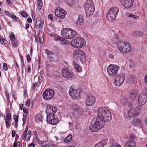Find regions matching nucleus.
<instances>
[{
    "mask_svg": "<svg viewBox=\"0 0 147 147\" xmlns=\"http://www.w3.org/2000/svg\"><path fill=\"white\" fill-rule=\"evenodd\" d=\"M73 55L75 58H77L82 62L85 61V54L82 51L79 50H76L74 52Z\"/></svg>",
    "mask_w": 147,
    "mask_h": 147,
    "instance_id": "obj_7",
    "label": "nucleus"
},
{
    "mask_svg": "<svg viewBox=\"0 0 147 147\" xmlns=\"http://www.w3.org/2000/svg\"><path fill=\"white\" fill-rule=\"evenodd\" d=\"M4 13L5 14H6L9 17H10L11 16V14L10 13L9 11H4Z\"/></svg>",
    "mask_w": 147,
    "mask_h": 147,
    "instance_id": "obj_57",
    "label": "nucleus"
},
{
    "mask_svg": "<svg viewBox=\"0 0 147 147\" xmlns=\"http://www.w3.org/2000/svg\"><path fill=\"white\" fill-rule=\"evenodd\" d=\"M119 11V8L116 7H113L109 8L107 13L108 20L110 21L115 20Z\"/></svg>",
    "mask_w": 147,
    "mask_h": 147,
    "instance_id": "obj_4",
    "label": "nucleus"
},
{
    "mask_svg": "<svg viewBox=\"0 0 147 147\" xmlns=\"http://www.w3.org/2000/svg\"><path fill=\"white\" fill-rule=\"evenodd\" d=\"M76 0H65V3L69 6H74L76 4Z\"/></svg>",
    "mask_w": 147,
    "mask_h": 147,
    "instance_id": "obj_33",
    "label": "nucleus"
},
{
    "mask_svg": "<svg viewBox=\"0 0 147 147\" xmlns=\"http://www.w3.org/2000/svg\"><path fill=\"white\" fill-rule=\"evenodd\" d=\"M129 137L130 139V140H131L134 141L136 139V137L134 134H131L130 135Z\"/></svg>",
    "mask_w": 147,
    "mask_h": 147,
    "instance_id": "obj_41",
    "label": "nucleus"
},
{
    "mask_svg": "<svg viewBox=\"0 0 147 147\" xmlns=\"http://www.w3.org/2000/svg\"><path fill=\"white\" fill-rule=\"evenodd\" d=\"M48 18L52 20H53V16L52 14H50L48 16Z\"/></svg>",
    "mask_w": 147,
    "mask_h": 147,
    "instance_id": "obj_62",
    "label": "nucleus"
},
{
    "mask_svg": "<svg viewBox=\"0 0 147 147\" xmlns=\"http://www.w3.org/2000/svg\"><path fill=\"white\" fill-rule=\"evenodd\" d=\"M43 117L42 115L40 114H38L36 115L35 117V120L36 122H39L41 121L42 122V118Z\"/></svg>",
    "mask_w": 147,
    "mask_h": 147,
    "instance_id": "obj_32",
    "label": "nucleus"
},
{
    "mask_svg": "<svg viewBox=\"0 0 147 147\" xmlns=\"http://www.w3.org/2000/svg\"><path fill=\"white\" fill-rule=\"evenodd\" d=\"M73 114L74 117L77 118L82 113L83 110L80 106L76 104H73L72 106Z\"/></svg>",
    "mask_w": 147,
    "mask_h": 147,
    "instance_id": "obj_8",
    "label": "nucleus"
},
{
    "mask_svg": "<svg viewBox=\"0 0 147 147\" xmlns=\"http://www.w3.org/2000/svg\"><path fill=\"white\" fill-rule=\"evenodd\" d=\"M37 83L36 82H35L33 84V86H32V89L33 90H34L35 89V87L37 86Z\"/></svg>",
    "mask_w": 147,
    "mask_h": 147,
    "instance_id": "obj_59",
    "label": "nucleus"
},
{
    "mask_svg": "<svg viewBox=\"0 0 147 147\" xmlns=\"http://www.w3.org/2000/svg\"><path fill=\"white\" fill-rule=\"evenodd\" d=\"M16 134V131L15 130H13L12 131V137H14Z\"/></svg>",
    "mask_w": 147,
    "mask_h": 147,
    "instance_id": "obj_61",
    "label": "nucleus"
},
{
    "mask_svg": "<svg viewBox=\"0 0 147 147\" xmlns=\"http://www.w3.org/2000/svg\"><path fill=\"white\" fill-rule=\"evenodd\" d=\"M32 135L33 134L30 130H29L27 132H24L22 139L25 140L26 141H28Z\"/></svg>",
    "mask_w": 147,
    "mask_h": 147,
    "instance_id": "obj_21",
    "label": "nucleus"
},
{
    "mask_svg": "<svg viewBox=\"0 0 147 147\" xmlns=\"http://www.w3.org/2000/svg\"><path fill=\"white\" fill-rule=\"evenodd\" d=\"M72 138V136L71 135H69L65 139L64 141L66 143H68L71 140Z\"/></svg>",
    "mask_w": 147,
    "mask_h": 147,
    "instance_id": "obj_39",
    "label": "nucleus"
},
{
    "mask_svg": "<svg viewBox=\"0 0 147 147\" xmlns=\"http://www.w3.org/2000/svg\"><path fill=\"white\" fill-rule=\"evenodd\" d=\"M138 101L140 106L144 105L147 101V95L144 93L140 94L138 97Z\"/></svg>",
    "mask_w": 147,
    "mask_h": 147,
    "instance_id": "obj_16",
    "label": "nucleus"
},
{
    "mask_svg": "<svg viewBox=\"0 0 147 147\" xmlns=\"http://www.w3.org/2000/svg\"><path fill=\"white\" fill-rule=\"evenodd\" d=\"M136 146L134 141L131 140H128L125 145V147H135Z\"/></svg>",
    "mask_w": 147,
    "mask_h": 147,
    "instance_id": "obj_28",
    "label": "nucleus"
},
{
    "mask_svg": "<svg viewBox=\"0 0 147 147\" xmlns=\"http://www.w3.org/2000/svg\"><path fill=\"white\" fill-rule=\"evenodd\" d=\"M84 7L87 17H89L93 14L95 9L92 0H87Z\"/></svg>",
    "mask_w": 147,
    "mask_h": 147,
    "instance_id": "obj_2",
    "label": "nucleus"
},
{
    "mask_svg": "<svg viewBox=\"0 0 147 147\" xmlns=\"http://www.w3.org/2000/svg\"><path fill=\"white\" fill-rule=\"evenodd\" d=\"M109 111L105 107L99 108L98 110V114L99 118H98L102 121L103 119L104 118L103 117L105 115H107L109 114Z\"/></svg>",
    "mask_w": 147,
    "mask_h": 147,
    "instance_id": "obj_9",
    "label": "nucleus"
},
{
    "mask_svg": "<svg viewBox=\"0 0 147 147\" xmlns=\"http://www.w3.org/2000/svg\"><path fill=\"white\" fill-rule=\"evenodd\" d=\"M26 57L27 59V62L29 63H30L31 60V59L29 54H28L27 55Z\"/></svg>",
    "mask_w": 147,
    "mask_h": 147,
    "instance_id": "obj_54",
    "label": "nucleus"
},
{
    "mask_svg": "<svg viewBox=\"0 0 147 147\" xmlns=\"http://www.w3.org/2000/svg\"><path fill=\"white\" fill-rule=\"evenodd\" d=\"M42 20L40 17L37 18L36 20V29H39L41 26H42L43 24V21L42 23Z\"/></svg>",
    "mask_w": 147,
    "mask_h": 147,
    "instance_id": "obj_24",
    "label": "nucleus"
},
{
    "mask_svg": "<svg viewBox=\"0 0 147 147\" xmlns=\"http://www.w3.org/2000/svg\"><path fill=\"white\" fill-rule=\"evenodd\" d=\"M45 51L47 57L50 60L52 61L54 60L55 58L56 57V55L55 53L47 49H45Z\"/></svg>",
    "mask_w": 147,
    "mask_h": 147,
    "instance_id": "obj_19",
    "label": "nucleus"
},
{
    "mask_svg": "<svg viewBox=\"0 0 147 147\" xmlns=\"http://www.w3.org/2000/svg\"><path fill=\"white\" fill-rule=\"evenodd\" d=\"M10 17L13 20H16L17 19H18V18L16 17V16L14 15V14H11V16Z\"/></svg>",
    "mask_w": 147,
    "mask_h": 147,
    "instance_id": "obj_56",
    "label": "nucleus"
},
{
    "mask_svg": "<svg viewBox=\"0 0 147 147\" xmlns=\"http://www.w3.org/2000/svg\"><path fill=\"white\" fill-rule=\"evenodd\" d=\"M47 120L48 123L53 125L57 124L59 122L58 118H55L54 114L50 115H47Z\"/></svg>",
    "mask_w": 147,
    "mask_h": 147,
    "instance_id": "obj_11",
    "label": "nucleus"
},
{
    "mask_svg": "<svg viewBox=\"0 0 147 147\" xmlns=\"http://www.w3.org/2000/svg\"><path fill=\"white\" fill-rule=\"evenodd\" d=\"M76 34V31L70 28H65L61 31V35L67 39H71L75 37Z\"/></svg>",
    "mask_w": 147,
    "mask_h": 147,
    "instance_id": "obj_3",
    "label": "nucleus"
},
{
    "mask_svg": "<svg viewBox=\"0 0 147 147\" xmlns=\"http://www.w3.org/2000/svg\"><path fill=\"white\" fill-rule=\"evenodd\" d=\"M119 67L115 65H110L107 68V72L109 76L111 77L115 76L117 74Z\"/></svg>",
    "mask_w": 147,
    "mask_h": 147,
    "instance_id": "obj_6",
    "label": "nucleus"
},
{
    "mask_svg": "<svg viewBox=\"0 0 147 147\" xmlns=\"http://www.w3.org/2000/svg\"><path fill=\"white\" fill-rule=\"evenodd\" d=\"M103 117H104V118H103L102 119V123H103V122H109L112 119L111 112L109 111L107 115H105Z\"/></svg>",
    "mask_w": 147,
    "mask_h": 147,
    "instance_id": "obj_26",
    "label": "nucleus"
},
{
    "mask_svg": "<svg viewBox=\"0 0 147 147\" xmlns=\"http://www.w3.org/2000/svg\"><path fill=\"white\" fill-rule=\"evenodd\" d=\"M137 113V112L133 108L131 109L127 112V114L129 117H133L135 116Z\"/></svg>",
    "mask_w": 147,
    "mask_h": 147,
    "instance_id": "obj_27",
    "label": "nucleus"
},
{
    "mask_svg": "<svg viewBox=\"0 0 147 147\" xmlns=\"http://www.w3.org/2000/svg\"><path fill=\"white\" fill-rule=\"evenodd\" d=\"M5 123L6 126L8 128L10 127V123H9V122L7 121L6 120H5Z\"/></svg>",
    "mask_w": 147,
    "mask_h": 147,
    "instance_id": "obj_55",
    "label": "nucleus"
},
{
    "mask_svg": "<svg viewBox=\"0 0 147 147\" xmlns=\"http://www.w3.org/2000/svg\"><path fill=\"white\" fill-rule=\"evenodd\" d=\"M131 49V47L130 45L127 43L125 46L122 50L121 53L125 54L128 53Z\"/></svg>",
    "mask_w": 147,
    "mask_h": 147,
    "instance_id": "obj_23",
    "label": "nucleus"
},
{
    "mask_svg": "<svg viewBox=\"0 0 147 147\" xmlns=\"http://www.w3.org/2000/svg\"><path fill=\"white\" fill-rule=\"evenodd\" d=\"M126 43L127 42L124 41H119L117 43V47L121 53L122 50Z\"/></svg>",
    "mask_w": 147,
    "mask_h": 147,
    "instance_id": "obj_25",
    "label": "nucleus"
},
{
    "mask_svg": "<svg viewBox=\"0 0 147 147\" xmlns=\"http://www.w3.org/2000/svg\"><path fill=\"white\" fill-rule=\"evenodd\" d=\"M11 45L14 48L17 47L18 45V42L16 40L11 41Z\"/></svg>",
    "mask_w": 147,
    "mask_h": 147,
    "instance_id": "obj_40",
    "label": "nucleus"
},
{
    "mask_svg": "<svg viewBox=\"0 0 147 147\" xmlns=\"http://www.w3.org/2000/svg\"><path fill=\"white\" fill-rule=\"evenodd\" d=\"M128 102V98L125 97H123L120 100V102L123 105L125 104Z\"/></svg>",
    "mask_w": 147,
    "mask_h": 147,
    "instance_id": "obj_38",
    "label": "nucleus"
},
{
    "mask_svg": "<svg viewBox=\"0 0 147 147\" xmlns=\"http://www.w3.org/2000/svg\"><path fill=\"white\" fill-rule=\"evenodd\" d=\"M138 91L136 89L131 90L129 93V97L131 100H134L137 96Z\"/></svg>",
    "mask_w": 147,
    "mask_h": 147,
    "instance_id": "obj_22",
    "label": "nucleus"
},
{
    "mask_svg": "<svg viewBox=\"0 0 147 147\" xmlns=\"http://www.w3.org/2000/svg\"><path fill=\"white\" fill-rule=\"evenodd\" d=\"M142 119H135L133 120L132 122L133 125L135 126H138V125H140L142 122Z\"/></svg>",
    "mask_w": 147,
    "mask_h": 147,
    "instance_id": "obj_30",
    "label": "nucleus"
},
{
    "mask_svg": "<svg viewBox=\"0 0 147 147\" xmlns=\"http://www.w3.org/2000/svg\"><path fill=\"white\" fill-rule=\"evenodd\" d=\"M121 4L126 9L131 7L134 3V0H120Z\"/></svg>",
    "mask_w": 147,
    "mask_h": 147,
    "instance_id": "obj_17",
    "label": "nucleus"
},
{
    "mask_svg": "<svg viewBox=\"0 0 147 147\" xmlns=\"http://www.w3.org/2000/svg\"><path fill=\"white\" fill-rule=\"evenodd\" d=\"M13 119L15 121H18V116L16 115H14L13 116Z\"/></svg>",
    "mask_w": 147,
    "mask_h": 147,
    "instance_id": "obj_52",
    "label": "nucleus"
},
{
    "mask_svg": "<svg viewBox=\"0 0 147 147\" xmlns=\"http://www.w3.org/2000/svg\"><path fill=\"white\" fill-rule=\"evenodd\" d=\"M21 16L24 18L26 17L27 16L28 14L25 12L22 11L20 13Z\"/></svg>",
    "mask_w": 147,
    "mask_h": 147,
    "instance_id": "obj_48",
    "label": "nucleus"
},
{
    "mask_svg": "<svg viewBox=\"0 0 147 147\" xmlns=\"http://www.w3.org/2000/svg\"><path fill=\"white\" fill-rule=\"evenodd\" d=\"M54 39L56 41H60L62 44H67V41L65 39L60 36H55Z\"/></svg>",
    "mask_w": 147,
    "mask_h": 147,
    "instance_id": "obj_29",
    "label": "nucleus"
},
{
    "mask_svg": "<svg viewBox=\"0 0 147 147\" xmlns=\"http://www.w3.org/2000/svg\"><path fill=\"white\" fill-rule=\"evenodd\" d=\"M23 118H22V120L23 121V125H24L25 124V123H26V119L27 117V115H25V114H24L23 115Z\"/></svg>",
    "mask_w": 147,
    "mask_h": 147,
    "instance_id": "obj_42",
    "label": "nucleus"
},
{
    "mask_svg": "<svg viewBox=\"0 0 147 147\" xmlns=\"http://www.w3.org/2000/svg\"><path fill=\"white\" fill-rule=\"evenodd\" d=\"M62 74L63 77L68 78H72L74 75L70 73L68 69H63L62 70Z\"/></svg>",
    "mask_w": 147,
    "mask_h": 147,
    "instance_id": "obj_20",
    "label": "nucleus"
},
{
    "mask_svg": "<svg viewBox=\"0 0 147 147\" xmlns=\"http://www.w3.org/2000/svg\"><path fill=\"white\" fill-rule=\"evenodd\" d=\"M71 46L77 48H80L84 47L86 44L85 40L82 38H76L73 39L71 42Z\"/></svg>",
    "mask_w": 147,
    "mask_h": 147,
    "instance_id": "obj_5",
    "label": "nucleus"
},
{
    "mask_svg": "<svg viewBox=\"0 0 147 147\" xmlns=\"http://www.w3.org/2000/svg\"><path fill=\"white\" fill-rule=\"evenodd\" d=\"M7 119L8 121H9L11 119V116L10 113H7L6 114Z\"/></svg>",
    "mask_w": 147,
    "mask_h": 147,
    "instance_id": "obj_47",
    "label": "nucleus"
},
{
    "mask_svg": "<svg viewBox=\"0 0 147 147\" xmlns=\"http://www.w3.org/2000/svg\"><path fill=\"white\" fill-rule=\"evenodd\" d=\"M107 143V141L106 140H102L96 144L95 146V147H103Z\"/></svg>",
    "mask_w": 147,
    "mask_h": 147,
    "instance_id": "obj_31",
    "label": "nucleus"
},
{
    "mask_svg": "<svg viewBox=\"0 0 147 147\" xmlns=\"http://www.w3.org/2000/svg\"><path fill=\"white\" fill-rule=\"evenodd\" d=\"M83 18L81 16H79L78 17L77 23L78 24L82 25L83 24Z\"/></svg>",
    "mask_w": 147,
    "mask_h": 147,
    "instance_id": "obj_36",
    "label": "nucleus"
},
{
    "mask_svg": "<svg viewBox=\"0 0 147 147\" xmlns=\"http://www.w3.org/2000/svg\"><path fill=\"white\" fill-rule=\"evenodd\" d=\"M104 125L103 123L98 118L93 119L90 125V129L93 132H96L102 128Z\"/></svg>",
    "mask_w": 147,
    "mask_h": 147,
    "instance_id": "obj_1",
    "label": "nucleus"
},
{
    "mask_svg": "<svg viewBox=\"0 0 147 147\" xmlns=\"http://www.w3.org/2000/svg\"><path fill=\"white\" fill-rule=\"evenodd\" d=\"M29 147H34L35 145L34 144L32 143L28 145Z\"/></svg>",
    "mask_w": 147,
    "mask_h": 147,
    "instance_id": "obj_64",
    "label": "nucleus"
},
{
    "mask_svg": "<svg viewBox=\"0 0 147 147\" xmlns=\"http://www.w3.org/2000/svg\"><path fill=\"white\" fill-rule=\"evenodd\" d=\"M43 81V78L41 76H39L38 77V81L40 83H41Z\"/></svg>",
    "mask_w": 147,
    "mask_h": 147,
    "instance_id": "obj_53",
    "label": "nucleus"
},
{
    "mask_svg": "<svg viewBox=\"0 0 147 147\" xmlns=\"http://www.w3.org/2000/svg\"><path fill=\"white\" fill-rule=\"evenodd\" d=\"M9 37L11 41L16 40L15 38V36L13 33L11 34L10 35Z\"/></svg>",
    "mask_w": 147,
    "mask_h": 147,
    "instance_id": "obj_44",
    "label": "nucleus"
},
{
    "mask_svg": "<svg viewBox=\"0 0 147 147\" xmlns=\"http://www.w3.org/2000/svg\"><path fill=\"white\" fill-rule=\"evenodd\" d=\"M140 32H138L135 31L133 33V34L134 36H138L140 34Z\"/></svg>",
    "mask_w": 147,
    "mask_h": 147,
    "instance_id": "obj_58",
    "label": "nucleus"
},
{
    "mask_svg": "<svg viewBox=\"0 0 147 147\" xmlns=\"http://www.w3.org/2000/svg\"><path fill=\"white\" fill-rule=\"evenodd\" d=\"M125 80L124 76L121 74L117 76L114 80V83L115 85L119 86L123 83Z\"/></svg>",
    "mask_w": 147,
    "mask_h": 147,
    "instance_id": "obj_12",
    "label": "nucleus"
},
{
    "mask_svg": "<svg viewBox=\"0 0 147 147\" xmlns=\"http://www.w3.org/2000/svg\"><path fill=\"white\" fill-rule=\"evenodd\" d=\"M3 69L5 71H7L8 70L7 66V64L4 63L3 64Z\"/></svg>",
    "mask_w": 147,
    "mask_h": 147,
    "instance_id": "obj_50",
    "label": "nucleus"
},
{
    "mask_svg": "<svg viewBox=\"0 0 147 147\" xmlns=\"http://www.w3.org/2000/svg\"><path fill=\"white\" fill-rule=\"evenodd\" d=\"M56 111V108L55 107L51 106L49 105H47L46 111L47 115H50L53 114L55 115Z\"/></svg>",
    "mask_w": 147,
    "mask_h": 147,
    "instance_id": "obj_18",
    "label": "nucleus"
},
{
    "mask_svg": "<svg viewBox=\"0 0 147 147\" xmlns=\"http://www.w3.org/2000/svg\"><path fill=\"white\" fill-rule=\"evenodd\" d=\"M73 63L77 71L78 72H81L82 71V69L79 65L76 63L75 61L73 62Z\"/></svg>",
    "mask_w": 147,
    "mask_h": 147,
    "instance_id": "obj_35",
    "label": "nucleus"
},
{
    "mask_svg": "<svg viewBox=\"0 0 147 147\" xmlns=\"http://www.w3.org/2000/svg\"><path fill=\"white\" fill-rule=\"evenodd\" d=\"M30 100L29 99L26 102V105L27 107H29L30 105Z\"/></svg>",
    "mask_w": 147,
    "mask_h": 147,
    "instance_id": "obj_60",
    "label": "nucleus"
},
{
    "mask_svg": "<svg viewBox=\"0 0 147 147\" xmlns=\"http://www.w3.org/2000/svg\"><path fill=\"white\" fill-rule=\"evenodd\" d=\"M54 91L52 89H46L43 93V97L45 99H50L53 96Z\"/></svg>",
    "mask_w": 147,
    "mask_h": 147,
    "instance_id": "obj_14",
    "label": "nucleus"
},
{
    "mask_svg": "<svg viewBox=\"0 0 147 147\" xmlns=\"http://www.w3.org/2000/svg\"><path fill=\"white\" fill-rule=\"evenodd\" d=\"M126 15L127 17L132 18L134 20H135L138 18V17L136 15L133 14L129 12L126 13Z\"/></svg>",
    "mask_w": 147,
    "mask_h": 147,
    "instance_id": "obj_37",
    "label": "nucleus"
},
{
    "mask_svg": "<svg viewBox=\"0 0 147 147\" xmlns=\"http://www.w3.org/2000/svg\"><path fill=\"white\" fill-rule=\"evenodd\" d=\"M23 112L25 114V115H27L28 112L26 110V109L25 107H24L23 108Z\"/></svg>",
    "mask_w": 147,
    "mask_h": 147,
    "instance_id": "obj_63",
    "label": "nucleus"
},
{
    "mask_svg": "<svg viewBox=\"0 0 147 147\" xmlns=\"http://www.w3.org/2000/svg\"><path fill=\"white\" fill-rule=\"evenodd\" d=\"M44 33L42 32H41L39 33L38 35V37L39 38V41L41 45H42L43 42L44 41Z\"/></svg>",
    "mask_w": 147,
    "mask_h": 147,
    "instance_id": "obj_34",
    "label": "nucleus"
},
{
    "mask_svg": "<svg viewBox=\"0 0 147 147\" xmlns=\"http://www.w3.org/2000/svg\"><path fill=\"white\" fill-rule=\"evenodd\" d=\"M5 40V39L4 38H3L0 35V41L2 45H5L4 41Z\"/></svg>",
    "mask_w": 147,
    "mask_h": 147,
    "instance_id": "obj_51",
    "label": "nucleus"
},
{
    "mask_svg": "<svg viewBox=\"0 0 147 147\" xmlns=\"http://www.w3.org/2000/svg\"><path fill=\"white\" fill-rule=\"evenodd\" d=\"M66 13L65 11L61 7L58 8L55 12V16L61 19H63L65 18Z\"/></svg>",
    "mask_w": 147,
    "mask_h": 147,
    "instance_id": "obj_13",
    "label": "nucleus"
},
{
    "mask_svg": "<svg viewBox=\"0 0 147 147\" xmlns=\"http://www.w3.org/2000/svg\"><path fill=\"white\" fill-rule=\"evenodd\" d=\"M42 147H49L48 143L46 142H44L42 144Z\"/></svg>",
    "mask_w": 147,
    "mask_h": 147,
    "instance_id": "obj_45",
    "label": "nucleus"
},
{
    "mask_svg": "<svg viewBox=\"0 0 147 147\" xmlns=\"http://www.w3.org/2000/svg\"><path fill=\"white\" fill-rule=\"evenodd\" d=\"M131 80L133 82H135L136 81V76H131L130 77Z\"/></svg>",
    "mask_w": 147,
    "mask_h": 147,
    "instance_id": "obj_49",
    "label": "nucleus"
},
{
    "mask_svg": "<svg viewBox=\"0 0 147 147\" xmlns=\"http://www.w3.org/2000/svg\"><path fill=\"white\" fill-rule=\"evenodd\" d=\"M37 5L40 8L42 6L43 3L41 0H37Z\"/></svg>",
    "mask_w": 147,
    "mask_h": 147,
    "instance_id": "obj_43",
    "label": "nucleus"
},
{
    "mask_svg": "<svg viewBox=\"0 0 147 147\" xmlns=\"http://www.w3.org/2000/svg\"><path fill=\"white\" fill-rule=\"evenodd\" d=\"M20 143L19 142H15L14 143L13 147H20Z\"/></svg>",
    "mask_w": 147,
    "mask_h": 147,
    "instance_id": "obj_46",
    "label": "nucleus"
},
{
    "mask_svg": "<svg viewBox=\"0 0 147 147\" xmlns=\"http://www.w3.org/2000/svg\"><path fill=\"white\" fill-rule=\"evenodd\" d=\"M96 99L92 94H90L86 98L85 104L87 106H92L95 103Z\"/></svg>",
    "mask_w": 147,
    "mask_h": 147,
    "instance_id": "obj_10",
    "label": "nucleus"
},
{
    "mask_svg": "<svg viewBox=\"0 0 147 147\" xmlns=\"http://www.w3.org/2000/svg\"><path fill=\"white\" fill-rule=\"evenodd\" d=\"M69 93L71 96L73 98H77L80 96L79 90L72 87H71L69 89Z\"/></svg>",
    "mask_w": 147,
    "mask_h": 147,
    "instance_id": "obj_15",
    "label": "nucleus"
}]
</instances>
